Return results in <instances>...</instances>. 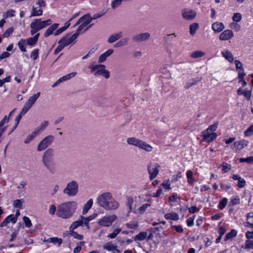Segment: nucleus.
<instances>
[{
  "label": "nucleus",
  "mask_w": 253,
  "mask_h": 253,
  "mask_svg": "<svg viewBox=\"0 0 253 253\" xmlns=\"http://www.w3.org/2000/svg\"><path fill=\"white\" fill-rule=\"evenodd\" d=\"M78 208V203L74 201H67L59 204L57 207L56 215L64 219L70 218Z\"/></svg>",
  "instance_id": "obj_1"
},
{
  "label": "nucleus",
  "mask_w": 253,
  "mask_h": 253,
  "mask_svg": "<svg viewBox=\"0 0 253 253\" xmlns=\"http://www.w3.org/2000/svg\"><path fill=\"white\" fill-rule=\"evenodd\" d=\"M97 204L107 211L117 209L119 203L113 197L112 194L106 192L99 195L96 199Z\"/></svg>",
  "instance_id": "obj_2"
},
{
  "label": "nucleus",
  "mask_w": 253,
  "mask_h": 253,
  "mask_svg": "<svg viewBox=\"0 0 253 253\" xmlns=\"http://www.w3.org/2000/svg\"><path fill=\"white\" fill-rule=\"evenodd\" d=\"M54 153L52 149H48L44 152L42 157V163L45 169L51 173L56 170V164L54 161Z\"/></svg>",
  "instance_id": "obj_3"
},
{
  "label": "nucleus",
  "mask_w": 253,
  "mask_h": 253,
  "mask_svg": "<svg viewBox=\"0 0 253 253\" xmlns=\"http://www.w3.org/2000/svg\"><path fill=\"white\" fill-rule=\"evenodd\" d=\"M105 66L103 64H99L95 65H90L88 68L90 70V72L94 76H97L101 75L106 79L110 77V72L108 70L105 69Z\"/></svg>",
  "instance_id": "obj_4"
},
{
  "label": "nucleus",
  "mask_w": 253,
  "mask_h": 253,
  "mask_svg": "<svg viewBox=\"0 0 253 253\" xmlns=\"http://www.w3.org/2000/svg\"><path fill=\"white\" fill-rule=\"evenodd\" d=\"M126 142L129 145L135 146L147 152H151L153 149L152 146L135 137L128 138Z\"/></svg>",
  "instance_id": "obj_5"
},
{
  "label": "nucleus",
  "mask_w": 253,
  "mask_h": 253,
  "mask_svg": "<svg viewBox=\"0 0 253 253\" xmlns=\"http://www.w3.org/2000/svg\"><path fill=\"white\" fill-rule=\"evenodd\" d=\"M78 191V183L75 180H72L67 184L63 193L69 197H74L77 194Z\"/></svg>",
  "instance_id": "obj_6"
},
{
  "label": "nucleus",
  "mask_w": 253,
  "mask_h": 253,
  "mask_svg": "<svg viewBox=\"0 0 253 253\" xmlns=\"http://www.w3.org/2000/svg\"><path fill=\"white\" fill-rule=\"evenodd\" d=\"M214 127H208V128L202 132V136L203 139L202 141H206V142H210L214 140L217 137V134L214 131L215 129Z\"/></svg>",
  "instance_id": "obj_7"
},
{
  "label": "nucleus",
  "mask_w": 253,
  "mask_h": 253,
  "mask_svg": "<svg viewBox=\"0 0 253 253\" xmlns=\"http://www.w3.org/2000/svg\"><path fill=\"white\" fill-rule=\"evenodd\" d=\"M45 5L46 2L44 0H39L35 5L32 7L30 17L42 15L43 13L42 7L45 6Z\"/></svg>",
  "instance_id": "obj_8"
},
{
  "label": "nucleus",
  "mask_w": 253,
  "mask_h": 253,
  "mask_svg": "<svg viewBox=\"0 0 253 253\" xmlns=\"http://www.w3.org/2000/svg\"><path fill=\"white\" fill-rule=\"evenodd\" d=\"M117 218L115 214L106 215L98 219V224L103 227H109L111 226L114 221Z\"/></svg>",
  "instance_id": "obj_9"
},
{
  "label": "nucleus",
  "mask_w": 253,
  "mask_h": 253,
  "mask_svg": "<svg viewBox=\"0 0 253 253\" xmlns=\"http://www.w3.org/2000/svg\"><path fill=\"white\" fill-rule=\"evenodd\" d=\"M54 137L52 135H48L40 142L37 146L38 152L42 151L49 146L53 140Z\"/></svg>",
  "instance_id": "obj_10"
},
{
  "label": "nucleus",
  "mask_w": 253,
  "mask_h": 253,
  "mask_svg": "<svg viewBox=\"0 0 253 253\" xmlns=\"http://www.w3.org/2000/svg\"><path fill=\"white\" fill-rule=\"evenodd\" d=\"M52 21L49 19L44 21H41V19H38L34 20L30 24L39 31L46 26L50 25Z\"/></svg>",
  "instance_id": "obj_11"
},
{
  "label": "nucleus",
  "mask_w": 253,
  "mask_h": 253,
  "mask_svg": "<svg viewBox=\"0 0 253 253\" xmlns=\"http://www.w3.org/2000/svg\"><path fill=\"white\" fill-rule=\"evenodd\" d=\"M78 37L74 34L71 35L67 34L59 40L60 43H62L66 47L70 44H73L75 43L76 40Z\"/></svg>",
  "instance_id": "obj_12"
},
{
  "label": "nucleus",
  "mask_w": 253,
  "mask_h": 253,
  "mask_svg": "<svg viewBox=\"0 0 253 253\" xmlns=\"http://www.w3.org/2000/svg\"><path fill=\"white\" fill-rule=\"evenodd\" d=\"M150 37L151 35L149 33H142L134 35L132 40L135 42H141L149 40Z\"/></svg>",
  "instance_id": "obj_13"
},
{
  "label": "nucleus",
  "mask_w": 253,
  "mask_h": 253,
  "mask_svg": "<svg viewBox=\"0 0 253 253\" xmlns=\"http://www.w3.org/2000/svg\"><path fill=\"white\" fill-rule=\"evenodd\" d=\"M181 14L184 19L187 20H192L196 17L197 13L194 10L185 8L182 10Z\"/></svg>",
  "instance_id": "obj_14"
},
{
  "label": "nucleus",
  "mask_w": 253,
  "mask_h": 253,
  "mask_svg": "<svg viewBox=\"0 0 253 253\" xmlns=\"http://www.w3.org/2000/svg\"><path fill=\"white\" fill-rule=\"evenodd\" d=\"M160 166L158 164H155L153 166H148V172L150 174V180L154 179L158 175L159 171Z\"/></svg>",
  "instance_id": "obj_15"
},
{
  "label": "nucleus",
  "mask_w": 253,
  "mask_h": 253,
  "mask_svg": "<svg viewBox=\"0 0 253 253\" xmlns=\"http://www.w3.org/2000/svg\"><path fill=\"white\" fill-rule=\"evenodd\" d=\"M91 22V16L89 14H86L82 16L77 21V22L74 25V27H76L80 23H82L85 27H88L87 25Z\"/></svg>",
  "instance_id": "obj_16"
},
{
  "label": "nucleus",
  "mask_w": 253,
  "mask_h": 253,
  "mask_svg": "<svg viewBox=\"0 0 253 253\" xmlns=\"http://www.w3.org/2000/svg\"><path fill=\"white\" fill-rule=\"evenodd\" d=\"M249 142L246 140L243 139L240 141H237L234 143L232 149H235L236 151H240L245 146H247Z\"/></svg>",
  "instance_id": "obj_17"
},
{
  "label": "nucleus",
  "mask_w": 253,
  "mask_h": 253,
  "mask_svg": "<svg viewBox=\"0 0 253 253\" xmlns=\"http://www.w3.org/2000/svg\"><path fill=\"white\" fill-rule=\"evenodd\" d=\"M234 36V33L231 30H226L221 33L219 39L221 41H227Z\"/></svg>",
  "instance_id": "obj_18"
},
{
  "label": "nucleus",
  "mask_w": 253,
  "mask_h": 253,
  "mask_svg": "<svg viewBox=\"0 0 253 253\" xmlns=\"http://www.w3.org/2000/svg\"><path fill=\"white\" fill-rule=\"evenodd\" d=\"M31 108L27 104H25L20 113L15 118V124L14 126H17L23 115H25Z\"/></svg>",
  "instance_id": "obj_19"
},
{
  "label": "nucleus",
  "mask_w": 253,
  "mask_h": 253,
  "mask_svg": "<svg viewBox=\"0 0 253 253\" xmlns=\"http://www.w3.org/2000/svg\"><path fill=\"white\" fill-rule=\"evenodd\" d=\"M31 108L27 104H25L20 113L15 118V124L14 126H17L23 115H25Z\"/></svg>",
  "instance_id": "obj_20"
},
{
  "label": "nucleus",
  "mask_w": 253,
  "mask_h": 253,
  "mask_svg": "<svg viewBox=\"0 0 253 253\" xmlns=\"http://www.w3.org/2000/svg\"><path fill=\"white\" fill-rule=\"evenodd\" d=\"M123 36L122 32H118L111 35L107 40L109 43H112L120 39Z\"/></svg>",
  "instance_id": "obj_21"
},
{
  "label": "nucleus",
  "mask_w": 253,
  "mask_h": 253,
  "mask_svg": "<svg viewBox=\"0 0 253 253\" xmlns=\"http://www.w3.org/2000/svg\"><path fill=\"white\" fill-rule=\"evenodd\" d=\"M114 52V50L112 49H108L103 53L101 54L98 59V63H103L107 59L108 57L110 56Z\"/></svg>",
  "instance_id": "obj_22"
},
{
  "label": "nucleus",
  "mask_w": 253,
  "mask_h": 253,
  "mask_svg": "<svg viewBox=\"0 0 253 253\" xmlns=\"http://www.w3.org/2000/svg\"><path fill=\"white\" fill-rule=\"evenodd\" d=\"M84 226V221H83V219H82V218H81V216H80L79 220L72 222V223L71 224V225L69 227V230L72 231L80 226Z\"/></svg>",
  "instance_id": "obj_23"
},
{
  "label": "nucleus",
  "mask_w": 253,
  "mask_h": 253,
  "mask_svg": "<svg viewBox=\"0 0 253 253\" xmlns=\"http://www.w3.org/2000/svg\"><path fill=\"white\" fill-rule=\"evenodd\" d=\"M40 33H38L33 37L29 38L25 40L23 39V40L26 45H34L37 42Z\"/></svg>",
  "instance_id": "obj_24"
},
{
  "label": "nucleus",
  "mask_w": 253,
  "mask_h": 253,
  "mask_svg": "<svg viewBox=\"0 0 253 253\" xmlns=\"http://www.w3.org/2000/svg\"><path fill=\"white\" fill-rule=\"evenodd\" d=\"M221 54L229 62L232 63L233 62L234 59L233 55L229 50H224L221 52Z\"/></svg>",
  "instance_id": "obj_25"
},
{
  "label": "nucleus",
  "mask_w": 253,
  "mask_h": 253,
  "mask_svg": "<svg viewBox=\"0 0 253 253\" xmlns=\"http://www.w3.org/2000/svg\"><path fill=\"white\" fill-rule=\"evenodd\" d=\"M59 26V24L54 23L49 27L45 31L44 34V37H47L51 34H53L54 31L57 29Z\"/></svg>",
  "instance_id": "obj_26"
},
{
  "label": "nucleus",
  "mask_w": 253,
  "mask_h": 253,
  "mask_svg": "<svg viewBox=\"0 0 253 253\" xmlns=\"http://www.w3.org/2000/svg\"><path fill=\"white\" fill-rule=\"evenodd\" d=\"M80 25L79 26V27L76 30L75 33H74V34L76 35L77 37L79 36L80 34H82L86 30H87L92 25V24H90L88 27H85L82 23H80Z\"/></svg>",
  "instance_id": "obj_27"
},
{
  "label": "nucleus",
  "mask_w": 253,
  "mask_h": 253,
  "mask_svg": "<svg viewBox=\"0 0 253 253\" xmlns=\"http://www.w3.org/2000/svg\"><path fill=\"white\" fill-rule=\"evenodd\" d=\"M40 95V92H38L36 94H34L33 96L29 97L28 101L25 103L26 104H27L30 107H31L34 104L37 99L39 97Z\"/></svg>",
  "instance_id": "obj_28"
},
{
  "label": "nucleus",
  "mask_w": 253,
  "mask_h": 253,
  "mask_svg": "<svg viewBox=\"0 0 253 253\" xmlns=\"http://www.w3.org/2000/svg\"><path fill=\"white\" fill-rule=\"evenodd\" d=\"M96 214L91 215L88 217H85L83 215H81V218L83 219L84 222V226L86 227L87 229L90 228L89 225V222L92 220H93L96 217Z\"/></svg>",
  "instance_id": "obj_29"
},
{
  "label": "nucleus",
  "mask_w": 253,
  "mask_h": 253,
  "mask_svg": "<svg viewBox=\"0 0 253 253\" xmlns=\"http://www.w3.org/2000/svg\"><path fill=\"white\" fill-rule=\"evenodd\" d=\"M224 28V26L221 22H215L212 25V29L216 33L221 32Z\"/></svg>",
  "instance_id": "obj_30"
},
{
  "label": "nucleus",
  "mask_w": 253,
  "mask_h": 253,
  "mask_svg": "<svg viewBox=\"0 0 253 253\" xmlns=\"http://www.w3.org/2000/svg\"><path fill=\"white\" fill-rule=\"evenodd\" d=\"M93 204V200L89 199L84 205L82 214L85 215L88 211L91 208Z\"/></svg>",
  "instance_id": "obj_31"
},
{
  "label": "nucleus",
  "mask_w": 253,
  "mask_h": 253,
  "mask_svg": "<svg viewBox=\"0 0 253 253\" xmlns=\"http://www.w3.org/2000/svg\"><path fill=\"white\" fill-rule=\"evenodd\" d=\"M165 218L168 220H172L174 221L178 220L179 218V215L176 212L167 213L164 215Z\"/></svg>",
  "instance_id": "obj_32"
},
{
  "label": "nucleus",
  "mask_w": 253,
  "mask_h": 253,
  "mask_svg": "<svg viewBox=\"0 0 253 253\" xmlns=\"http://www.w3.org/2000/svg\"><path fill=\"white\" fill-rule=\"evenodd\" d=\"M147 232L145 231L140 232L136 236L134 237L135 241H142L147 238Z\"/></svg>",
  "instance_id": "obj_33"
},
{
  "label": "nucleus",
  "mask_w": 253,
  "mask_h": 253,
  "mask_svg": "<svg viewBox=\"0 0 253 253\" xmlns=\"http://www.w3.org/2000/svg\"><path fill=\"white\" fill-rule=\"evenodd\" d=\"M128 39L126 38H122L114 45L115 47H120L127 44Z\"/></svg>",
  "instance_id": "obj_34"
},
{
  "label": "nucleus",
  "mask_w": 253,
  "mask_h": 253,
  "mask_svg": "<svg viewBox=\"0 0 253 253\" xmlns=\"http://www.w3.org/2000/svg\"><path fill=\"white\" fill-rule=\"evenodd\" d=\"M16 109H13L9 114L8 116H5L3 118L0 122V126H3L4 125L6 124L8 121L9 118L15 112Z\"/></svg>",
  "instance_id": "obj_35"
},
{
  "label": "nucleus",
  "mask_w": 253,
  "mask_h": 253,
  "mask_svg": "<svg viewBox=\"0 0 253 253\" xmlns=\"http://www.w3.org/2000/svg\"><path fill=\"white\" fill-rule=\"evenodd\" d=\"M134 203L133 199L132 197H127L126 206L128 208V212L129 213L132 211V205Z\"/></svg>",
  "instance_id": "obj_36"
},
{
  "label": "nucleus",
  "mask_w": 253,
  "mask_h": 253,
  "mask_svg": "<svg viewBox=\"0 0 253 253\" xmlns=\"http://www.w3.org/2000/svg\"><path fill=\"white\" fill-rule=\"evenodd\" d=\"M205 54V52L201 50H196L191 53V57L193 58H197L203 57Z\"/></svg>",
  "instance_id": "obj_37"
},
{
  "label": "nucleus",
  "mask_w": 253,
  "mask_h": 253,
  "mask_svg": "<svg viewBox=\"0 0 253 253\" xmlns=\"http://www.w3.org/2000/svg\"><path fill=\"white\" fill-rule=\"evenodd\" d=\"M199 28V24L197 23H194L190 26V34L193 36L195 33L196 31Z\"/></svg>",
  "instance_id": "obj_38"
},
{
  "label": "nucleus",
  "mask_w": 253,
  "mask_h": 253,
  "mask_svg": "<svg viewBox=\"0 0 253 253\" xmlns=\"http://www.w3.org/2000/svg\"><path fill=\"white\" fill-rule=\"evenodd\" d=\"M237 235V231L235 229H232L230 232L227 233L225 237V241L231 239Z\"/></svg>",
  "instance_id": "obj_39"
},
{
  "label": "nucleus",
  "mask_w": 253,
  "mask_h": 253,
  "mask_svg": "<svg viewBox=\"0 0 253 253\" xmlns=\"http://www.w3.org/2000/svg\"><path fill=\"white\" fill-rule=\"evenodd\" d=\"M126 226L129 229H135L138 227L139 225L138 222L133 221L126 223Z\"/></svg>",
  "instance_id": "obj_40"
},
{
  "label": "nucleus",
  "mask_w": 253,
  "mask_h": 253,
  "mask_svg": "<svg viewBox=\"0 0 253 253\" xmlns=\"http://www.w3.org/2000/svg\"><path fill=\"white\" fill-rule=\"evenodd\" d=\"M69 235L70 236L73 237L74 238L78 240H82L84 239V236L78 234L77 232L73 231H71L69 230Z\"/></svg>",
  "instance_id": "obj_41"
},
{
  "label": "nucleus",
  "mask_w": 253,
  "mask_h": 253,
  "mask_svg": "<svg viewBox=\"0 0 253 253\" xmlns=\"http://www.w3.org/2000/svg\"><path fill=\"white\" fill-rule=\"evenodd\" d=\"M123 1V0H112L111 2V7L114 9H116L121 5Z\"/></svg>",
  "instance_id": "obj_42"
},
{
  "label": "nucleus",
  "mask_w": 253,
  "mask_h": 253,
  "mask_svg": "<svg viewBox=\"0 0 253 253\" xmlns=\"http://www.w3.org/2000/svg\"><path fill=\"white\" fill-rule=\"evenodd\" d=\"M23 203V200L22 199H17L13 201V206L14 207L18 208L21 209Z\"/></svg>",
  "instance_id": "obj_43"
},
{
  "label": "nucleus",
  "mask_w": 253,
  "mask_h": 253,
  "mask_svg": "<svg viewBox=\"0 0 253 253\" xmlns=\"http://www.w3.org/2000/svg\"><path fill=\"white\" fill-rule=\"evenodd\" d=\"M116 246L111 243L108 242L103 245V248L104 249H105L108 251L112 252Z\"/></svg>",
  "instance_id": "obj_44"
},
{
  "label": "nucleus",
  "mask_w": 253,
  "mask_h": 253,
  "mask_svg": "<svg viewBox=\"0 0 253 253\" xmlns=\"http://www.w3.org/2000/svg\"><path fill=\"white\" fill-rule=\"evenodd\" d=\"M15 11L13 9H9L5 13L3 14V17L6 19L9 17H13L15 15Z\"/></svg>",
  "instance_id": "obj_45"
},
{
  "label": "nucleus",
  "mask_w": 253,
  "mask_h": 253,
  "mask_svg": "<svg viewBox=\"0 0 253 253\" xmlns=\"http://www.w3.org/2000/svg\"><path fill=\"white\" fill-rule=\"evenodd\" d=\"M228 202V199L226 198H223L222 200L219 202L218 205V208L220 210L223 209L227 205Z\"/></svg>",
  "instance_id": "obj_46"
},
{
  "label": "nucleus",
  "mask_w": 253,
  "mask_h": 253,
  "mask_svg": "<svg viewBox=\"0 0 253 253\" xmlns=\"http://www.w3.org/2000/svg\"><path fill=\"white\" fill-rule=\"evenodd\" d=\"M77 75V73L75 72H72L71 73H69L65 76H64L61 78V79H62V81L64 82L68 81L70 80V79L74 77Z\"/></svg>",
  "instance_id": "obj_47"
},
{
  "label": "nucleus",
  "mask_w": 253,
  "mask_h": 253,
  "mask_svg": "<svg viewBox=\"0 0 253 253\" xmlns=\"http://www.w3.org/2000/svg\"><path fill=\"white\" fill-rule=\"evenodd\" d=\"M39 50L37 48L32 50L30 55L31 58L34 60L37 59L39 57Z\"/></svg>",
  "instance_id": "obj_48"
},
{
  "label": "nucleus",
  "mask_w": 253,
  "mask_h": 253,
  "mask_svg": "<svg viewBox=\"0 0 253 253\" xmlns=\"http://www.w3.org/2000/svg\"><path fill=\"white\" fill-rule=\"evenodd\" d=\"M121 231V229H116L112 233L108 234L107 235V237L110 239H114L117 236Z\"/></svg>",
  "instance_id": "obj_49"
},
{
  "label": "nucleus",
  "mask_w": 253,
  "mask_h": 253,
  "mask_svg": "<svg viewBox=\"0 0 253 253\" xmlns=\"http://www.w3.org/2000/svg\"><path fill=\"white\" fill-rule=\"evenodd\" d=\"M24 45H26L25 43V42L24 41L23 39H21L18 43V46L20 50L22 52L26 51V49L24 47Z\"/></svg>",
  "instance_id": "obj_50"
},
{
  "label": "nucleus",
  "mask_w": 253,
  "mask_h": 253,
  "mask_svg": "<svg viewBox=\"0 0 253 253\" xmlns=\"http://www.w3.org/2000/svg\"><path fill=\"white\" fill-rule=\"evenodd\" d=\"M51 243L60 246L62 243V239L57 237H52Z\"/></svg>",
  "instance_id": "obj_51"
},
{
  "label": "nucleus",
  "mask_w": 253,
  "mask_h": 253,
  "mask_svg": "<svg viewBox=\"0 0 253 253\" xmlns=\"http://www.w3.org/2000/svg\"><path fill=\"white\" fill-rule=\"evenodd\" d=\"M240 162H246L248 164H253V157L251 156L246 158H241L239 160Z\"/></svg>",
  "instance_id": "obj_52"
},
{
  "label": "nucleus",
  "mask_w": 253,
  "mask_h": 253,
  "mask_svg": "<svg viewBox=\"0 0 253 253\" xmlns=\"http://www.w3.org/2000/svg\"><path fill=\"white\" fill-rule=\"evenodd\" d=\"M232 19L234 22H240L242 19L241 14L240 13H235L232 17Z\"/></svg>",
  "instance_id": "obj_53"
},
{
  "label": "nucleus",
  "mask_w": 253,
  "mask_h": 253,
  "mask_svg": "<svg viewBox=\"0 0 253 253\" xmlns=\"http://www.w3.org/2000/svg\"><path fill=\"white\" fill-rule=\"evenodd\" d=\"M230 27L235 30L236 31H239L241 29V26L239 24H238L237 22H232L230 24Z\"/></svg>",
  "instance_id": "obj_54"
},
{
  "label": "nucleus",
  "mask_w": 253,
  "mask_h": 253,
  "mask_svg": "<svg viewBox=\"0 0 253 253\" xmlns=\"http://www.w3.org/2000/svg\"><path fill=\"white\" fill-rule=\"evenodd\" d=\"M23 220L26 227L29 228L32 226V224L30 218L27 216H24Z\"/></svg>",
  "instance_id": "obj_55"
},
{
  "label": "nucleus",
  "mask_w": 253,
  "mask_h": 253,
  "mask_svg": "<svg viewBox=\"0 0 253 253\" xmlns=\"http://www.w3.org/2000/svg\"><path fill=\"white\" fill-rule=\"evenodd\" d=\"M42 131V129L40 128H36L34 131H33L31 134H30L31 136H32L34 138L38 136L41 132Z\"/></svg>",
  "instance_id": "obj_56"
},
{
  "label": "nucleus",
  "mask_w": 253,
  "mask_h": 253,
  "mask_svg": "<svg viewBox=\"0 0 253 253\" xmlns=\"http://www.w3.org/2000/svg\"><path fill=\"white\" fill-rule=\"evenodd\" d=\"M222 170L224 172H228L231 169V166L229 164H227L225 162H223L222 164Z\"/></svg>",
  "instance_id": "obj_57"
},
{
  "label": "nucleus",
  "mask_w": 253,
  "mask_h": 253,
  "mask_svg": "<svg viewBox=\"0 0 253 253\" xmlns=\"http://www.w3.org/2000/svg\"><path fill=\"white\" fill-rule=\"evenodd\" d=\"M58 46L55 49L54 53V54H56L58 53H59L60 51H61L64 47L65 46L63 45V44L62 43H60V41L58 42Z\"/></svg>",
  "instance_id": "obj_58"
},
{
  "label": "nucleus",
  "mask_w": 253,
  "mask_h": 253,
  "mask_svg": "<svg viewBox=\"0 0 253 253\" xmlns=\"http://www.w3.org/2000/svg\"><path fill=\"white\" fill-rule=\"evenodd\" d=\"M14 29L13 27H10L7 29L3 33V36L4 38H8L13 32Z\"/></svg>",
  "instance_id": "obj_59"
},
{
  "label": "nucleus",
  "mask_w": 253,
  "mask_h": 253,
  "mask_svg": "<svg viewBox=\"0 0 253 253\" xmlns=\"http://www.w3.org/2000/svg\"><path fill=\"white\" fill-rule=\"evenodd\" d=\"M195 218V215L189 217L186 220L187 226L189 227H192L194 225V220Z\"/></svg>",
  "instance_id": "obj_60"
},
{
  "label": "nucleus",
  "mask_w": 253,
  "mask_h": 253,
  "mask_svg": "<svg viewBox=\"0 0 253 253\" xmlns=\"http://www.w3.org/2000/svg\"><path fill=\"white\" fill-rule=\"evenodd\" d=\"M245 97L248 100H250L252 95V90H245L243 94Z\"/></svg>",
  "instance_id": "obj_61"
},
{
  "label": "nucleus",
  "mask_w": 253,
  "mask_h": 253,
  "mask_svg": "<svg viewBox=\"0 0 253 253\" xmlns=\"http://www.w3.org/2000/svg\"><path fill=\"white\" fill-rule=\"evenodd\" d=\"M245 249H253V240H247L245 243Z\"/></svg>",
  "instance_id": "obj_62"
},
{
  "label": "nucleus",
  "mask_w": 253,
  "mask_h": 253,
  "mask_svg": "<svg viewBox=\"0 0 253 253\" xmlns=\"http://www.w3.org/2000/svg\"><path fill=\"white\" fill-rule=\"evenodd\" d=\"M56 208L54 205H51L49 207V209L48 210V212L51 215H53L56 212Z\"/></svg>",
  "instance_id": "obj_63"
},
{
  "label": "nucleus",
  "mask_w": 253,
  "mask_h": 253,
  "mask_svg": "<svg viewBox=\"0 0 253 253\" xmlns=\"http://www.w3.org/2000/svg\"><path fill=\"white\" fill-rule=\"evenodd\" d=\"M246 136H250L253 134V127H248L244 132Z\"/></svg>",
  "instance_id": "obj_64"
}]
</instances>
